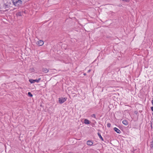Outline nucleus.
<instances>
[{
  "label": "nucleus",
  "instance_id": "1",
  "mask_svg": "<svg viewBox=\"0 0 153 153\" xmlns=\"http://www.w3.org/2000/svg\"><path fill=\"white\" fill-rule=\"evenodd\" d=\"M67 99V97H60L59 98V102L60 104H62L65 102Z\"/></svg>",
  "mask_w": 153,
  "mask_h": 153
},
{
  "label": "nucleus",
  "instance_id": "2",
  "mask_svg": "<svg viewBox=\"0 0 153 153\" xmlns=\"http://www.w3.org/2000/svg\"><path fill=\"white\" fill-rule=\"evenodd\" d=\"M41 80V78H39L38 79H29V81L31 83H34L35 82H36L38 83Z\"/></svg>",
  "mask_w": 153,
  "mask_h": 153
},
{
  "label": "nucleus",
  "instance_id": "3",
  "mask_svg": "<svg viewBox=\"0 0 153 153\" xmlns=\"http://www.w3.org/2000/svg\"><path fill=\"white\" fill-rule=\"evenodd\" d=\"M23 3V2L21 0H18V2H17V5L15 7H20Z\"/></svg>",
  "mask_w": 153,
  "mask_h": 153
},
{
  "label": "nucleus",
  "instance_id": "4",
  "mask_svg": "<svg viewBox=\"0 0 153 153\" xmlns=\"http://www.w3.org/2000/svg\"><path fill=\"white\" fill-rule=\"evenodd\" d=\"M36 44L39 46H41L43 45L44 42L40 40L37 41L36 42Z\"/></svg>",
  "mask_w": 153,
  "mask_h": 153
},
{
  "label": "nucleus",
  "instance_id": "5",
  "mask_svg": "<svg viewBox=\"0 0 153 153\" xmlns=\"http://www.w3.org/2000/svg\"><path fill=\"white\" fill-rule=\"evenodd\" d=\"M114 130L118 134H120L121 133V131L116 127H114Z\"/></svg>",
  "mask_w": 153,
  "mask_h": 153
},
{
  "label": "nucleus",
  "instance_id": "6",
  "mask_svg": "<svg viewBox=\"0 0 153 153\" xmlns=\"http://www.w3.org/2000/svg\"><path fill=\"white\" fill-rule=\"evenodd\" d=\"M86 144L88 145L91 146L93 144V143L91 140H88L87 141Z\"/></svg>",
  "mask_w": 153,
  "mask_h": 153
},
{
  "label": "nucleus",
  "instance_id": "7",
  "mask_svg": "<svg viewBox=\"0 0 153 153\" xmlns=\"http://www.w3.org/2000/svg\"><path fill=\"white\" fill-rule=\"evenodd\" d=\"M42 71L45 73H47L48 72L49 70L46 68H43L42 69Z\"/></svg>",
  "mask_w": 153,
  "mask_h": 153
},
{
  "label": "nucleus",
  "instance_id": "8",
  "mask_svg": "<svg viewBox=\"0 0 153 153\" xmlns=\"http://www.w3.org/2000/svg\"><path fill=\"white\" fill-rule=\"evenodd\" d=\"M13 4L15 6L17 5V2H18V0H11Z\"/></svg>",
  "mask_w": 153,
  "mask_h": 153
},
{
  "label": "nucleus",
  "instance_id": "9",
  "mask_svg": "<svg viewBox=\"0 0 153 153\" xmlns=\"http://www.w3.org/2000/svg\"><path fill=\"white\" fill-rule=\"evenodd\" d=\"M90 122L88 119H85L84 120V123L87 124H89L90 123Z\"/></svg>",
  "mask_w": 153,
  "mask_h": 153
},
{
  "label": "nucleus",
  "instance_id": "10",
  "mask_svg": "<svg viewBox=\"0 0 153 153\" xmlns=\"http://www.w3.org/2000/svg\"><path fill=\"white\" fill-rule=\"evenodd\" d=\"M151 141L150 142V147L151 149H152L153 147V137L151 140Z\"/></svg>",
  "mask_w": 153,
  "mask_h": 153
},
{
  "label": "nucleus",
  "instance_id": "11",
  "mask_svg": "<svg viewBox=\"0 0 153 153\" xmlns=\"http://www.w3.org/2000/svg\"><path fill=\"white\" fill-rule=\"evenodd\" d=\"M123 123L125 126H127L128 124V121L125 120H124L122 121Z\"/></svg>",
  "mask_w": 153,
  "mask_h": 153
},
{
  "label": "nucleus",
  "instance_id": "12",
  "mask_svg": "<svg viewBox=\"0 0 153 153\" xmlns=\"http://www.w3.org/2000/svg\"><path fill=\"white\" fill-rule=\"evenodd\" d=\"M97 135L101 140H102V141L104 140L103 138L101 136V135L100 133H99V132H98Z\"/></svg>",
  "mask_w": 153,
  "mask_h": 153
},
{
  "label": "nucleus",
  "instance_id": "13",
  "mask_svg": "<svg viewBox=\"0 0 153 153\" xmlns=\"http://www.w3.org/2000/svg\"><path fill=\"white\" fill-rule=\"evenodd\" d=\"M23 14L22 12H19L18 13H16V15L17 16H22V14Z\"/></svg>",
  "mask_w": 153,
  "mask_h": 153
},
{
  "label": "nucleus",
  "instance_id": "14",
  "mask_svg": "<svg viewBox=\"0 0 153 153\" xmlns=\"http://www.w3.org/2000/svg\"><path fill=\"white\" fill-rule=\"evenodd\" d=\"M7 3L8 2H7V3H4V5H3V6H4L5 8H8L9 7V6L8 4H7Z\"/></svg>",
  "mask_w": 153,
  "mask_h": 153
},
{
  "label": "nucleus",
  "instance_id": "15",
  "mask_svg": "<svg viewBox=\"0 0 153 153\" xmlns=\"http://www.w3.org/2000/svg\"><path fill=\"white\" fill-rule=\"evenodd\" d=\"M27 94L28 96L30 97H32L33 96V94L30 92H28Z\"/></svg>",
  "mask_w": 153,
  "mask_h": 153
},
{
  "label": "nucleus",
  "instance_id": "16",
  "mask_svg": "<svg viewBox=\"0 0 153 153\" xmlns=\"http://www.w3.org/2000/svg\"><path fill=\"white\" fill-rule=\"evenodd\" d=\"M30 70L32 72H34L35 71V70L33 68H30Z\"/></svg>",
  "mask_w": 153,
  "mask_h": 153
},
{
  "label": "nucleus",
  "instance_id": "17",
  "mask_svg": "<svg viewBox=\"0 0 153 153\" xmlns=\"http://www.w3.org/2000/svg\"><path fill=\"white\" fill-rule=\"evenodd\" d=\"M107 127H108V128L110 127L111 126V123H108L107 124Z\"/></svg>",
  "mask_w": 153,
  "mask_h": 153
},
{
  "label": "nucleus",
  "instance_id": "18",
  "mask_svg": "<svg viewBox=\"0 0 153 153\" xmlns=\"http://www.w3.org/2000/svg\"><path fill=\"white\" fill-rule=\"evenodd\" d=\"M91 117H94V118H95L96 119H97L96 118V116H95V114H92L91 115Z\"/></svg>",
  "mask_w": 153,
  "mask_h": 153
},
{
  "label": "nucleus",
  "instance_id": "19",
  "mask_svg": "<svg viewBox=\"0 0 153 153\" xmlns=\"http://www.w3.org/2000/svg\"><path fill=\"white\" fill-rule=\"evenodd\" d=\"M134 113L137 114H138V112L137 111H135L134 112Z\"/></svg>",
  "mask_w": 153,
  "mask_h": 153
},
{
  "label": "nucleus",
  "instance_id": "20",
  "mask_svg": "<svg viewBox=\"0 0 153 153\" xmlns=\"http://www.w3.org/2000/svg\"><path fill=\"white\" fill-rule=\"evenodd\" d=\"M151 103H152V105L153 106V97L152 98V100L151 101Z\"/></svg>",
  "mask_w": 153,
  "mask_h": 153
},
{
  "label": "nucleus",
  "instance_id": "21",
  "mask_svg": "<svg viewBox=\"0 0 153 153\" xmlns=\"http://www.w3.org/2000/svg\"><path fill=\"white\" fill-rule=\"evenodd\" d=\"M151 109L152 111H153V106L151 107Z\"/></svg>",
  "mask_w": 153,
  "mask_h": 153
},
{
  "label": "nucleus",
  "instance_id": "22",
  "mask_svg": "<svg viewBox=\"0 0 153 153\" xmlns=\"http://www.w3.org/2000/svg\"><path fill=\"white\" fill-rule=\"evenodd\" d=\"M91 71V69H89V70L88 71V72L89 73V72H90V71Z\"/></svg>",
  "mask_w": 153,
  "mask_h": 153
},
{
  "label": "nucleus",
  "instance_id": "23",
  "mask_svg": "<svg viewBox=\"0 0 153 153\" xmlns=\"http://www.w3.org/2000/svg\"><path fill=\"white\" fill-rule=\"evenodd\" d=\"M84 75H86V73H84Z\"/></svg>",
  "mask_w": 153,
  "mask_h": 153
},
{
  "label": "nucleus",
  "instance_id": "24",
  "mask_svg": "<svg viewBox=\"0 0 153 153\" xmlns=\"http://www.w3.org/2000/svg\"><path fill=\"white\" fill-rule=\"evenodd\" d=\"M151 127H152V125H151Z\"/></svg>",
  "mask_w": 153,
  "mask_h": 153
}]
</instances>
